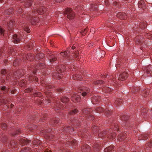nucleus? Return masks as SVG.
<instances>
[{
	"label": "nucleus",
	"instance_id": "obj_59",
	"mask_svg": "<svg viewBox=\"0 0 152 152\" xmlns=\"http://www.w3.org/2000/svg\"><path fill=\"white\" fill-rule=\"evenodd\" d=\"M55 1L57 2H59L64 1V0H54Z\"/></svg>",
	"mask_w": 152,
	"mask_h": 152
},
{
	"label": "nucleus",
	"instance_id": "obj_42",
	"mask_svg": "<svg viewBox=\"0 0 152 152\" xmlns=\"http://www.w3.org/2000/svg\"><path fill=\"white\" fill-rule=\"evenodd\" d=\"M56 69V71L58 74H59L60 73H62L63 71H64V69H61L60 68H57Z\"/></svg>",
	"mask_w": 152,
	"mask_h": 152
},
{
	"label": "nucleus",
	"instance_id": "obj_20",
	"mask_svg": "<svg viewBox=\"0 0 152 152\" xmlns=\"http://www.w3.org/2000/svg\"><path fill=\"white\" fill-rule=\"evenodd\" d=\"M125 137V134H124V133L120 134L118 136V139L120 141L124 140Z\"/></svg>",
	"mask_w": 152,
	"mask_h": 152
},
{
	"label": "nucleus",
	"instance_id": "obj_47",
	"mask_svg": "<svg viewBox=\"0 0 152 152\" xmlns=\"http://www.w3.org/2000/svg\"><path fill=\"white\" fill-rule=\"evenodd\" d=\"M146 145L148 146V147L151 148L152 146V142L147 143Z\"/></svg>",
	"mask_w": 152,
	"mask_h": 152
},
{
	"label": "nucleus",
	"instance_id": "obj_1",
	"mask_svg": "<svg viewBox=\"0 0 152 152\" xmlns=\"http://www.w3.org/2000/svg\"><path fill=\"white\" fill-rule=\"evenodd\" d=\"M113 130L110 131H104L99 133L98 136L102 139L104 138L106 136L110 139H113L115 137L116 134L114 132H113Z\"/></svg>",
	"mask_w": 152,
	"mask_h": 152
},
{
	"label": "nucleus",
	"instance_id": "obj_58",
	"mask_svg": "<svg viewBox=\"0 0 152 152\" xmlns=\"http://www.w3.org/2000/svg\"><path fill=\"white\" fill-rule=\"evenodd\" d=\"M57 91L59 92H61L62 91H63V89H62L61 88H58L57 89Z\"/></svg>",
	"mask_w": 152,
	"mask_h": 152
},
{
	"label": "nucleus",
	"instance_id": "obj_35",
	"mask_svg": "<svg viewBox=\"0 0 152 152\" xmlns=\"http://www.w3.org/2000/svg\"><path fill=\"white\" fill-rule=\"evenodd\" d=\"M13 12V10H12L9 9H7L5 11L4 14L5 15H9L10 13H12Z\"/></svg>",
	"mask_w": 152,
	"mask_h": 152
},
{
	"label": "nucleus",
	"instance_id": "obj_38",
	"mask_svg": "<svg viewBox=\"0 0 152 152\" xmlns=\"http://www.w3.org/2000/svg\"><path fill=\"white\" fill-rule=\"evenodd\" d=\"M104 81H103L102 80H97L96 81H95L94 82V83L96 85H97V84H102L103 83H104Z\"/></svg>",
	"mask_w": 152,
	"mask_h": 152
},
{
	"label": "nucleus",
	"instance_id": "obj_30",
	"mask_svg": "<svg viewBox=\"0 0 152 152\" xmlns=\"http://www.w3.org/2000/svg\"><path fill=\"white\" fill-rule=\"evenodd\" d=\"M122 102V100L118 98L115 101V104L116 105H119L121 104Z\"/></svg>",
	"mask_w": 152,
	"mask_h": 152
},
{
	"label": "nucleus",
	"instance_id": "obj_39",
	"mask_svg": "<svg viewBox=\"0 0 152 152\" xmlns=\"http://www.w3.org/2000/svg\"><path fill=\"white\" fill-rule=\"evenodd\" d=\"M16 10L17 11L18 13H20L23 11L22 8L19 7H17Z\"/></svg>",
	"mask_w": 152,
	"mask_h": 152
},
{
	"label": "nucleus",
	"instance_id": "obj_26",
	"mask_svg": "<svg viewBox=\"0 0 152 152\" xmlns=\"http://www.w3.org/2000/svg\"><path fill=\"white\" fill-rule=\"evenodd\" d=\"M69 51H66L63 52H61L60 53L61 55L63 57H68L69 56Z\"/></svg>",
	"mask_w": 152,
	"mask_h": 152
},
{
	"label": "nucleus",
	"instance_id": "obj_18",
	"mask_svg": "<svg viewBox=\"0 0 152 152\" xmlns=\"http://www.w3.org/2000/svg\"><path fill=\"white\" fill-rule=\"evenodd\" d=\"M98 143V142L95 143L94 145V151H99L101 145L99 144Z\"/></svg>",
	"mask_w": 152,
	"mask_h": 152
},
{
	"label": "nucleus",
	"instance_id": "obj_51",
	"mask_svg": "<svg viewBox=\"0 0 152 152\" xmlns=\"http://www.w3.org/2000/svg\"><path fill=\"white\" fill-rule=\"evenodd\" d=\"M4 30H3L2 28L0 27V34L2 35L3 34Z\"/></svg>",
	"mask_w": 152,
	"mask_h": 152
},
{
	"label": "nucleus",
	"instance_id": "obj_28",
	"mask_svg": "<svg viewBox=\"0 0 152 152\" xmlns=\"http://www.w3.org/2000/svg\"><path fill=\"white\" fill-rule=\"evenodd\" d=\"M81 76L79 75H76L73 76V78L74 80H81L82 79Z\"/></svg>",
	"mask_w": 152,
	"mask_h": 152
},
{
	"label": "nucleus",
	"instance_id": "obj_21",
	"mask_svg": "<svg viewBox=\"0 0 152 152\" xmlns=\"http://www.w3.org/2000/svg\"><path fill=\"white\" fill-rule=\"evenodd\" d=\"M48 58L50 62L52 63L55 61L56 59V58L53 55H50L49 56Z\"/></svg>",
	"mask_w": 152,
	"mask_h": 152
},
{
	"label": "nucleus",
	"instance_id": "obj_33",
	"mask_svg": "<svg viewBox=\"0 0 152 152\" xmlns=\"http://www.w3.org/2000/svg\"><path fill=\"white\" fill-rule=\"evenodd\" d=\"M56 106L57 107V109L58 110V108H61L63 107V105L59 102H57L56 104Z\"/></svg>",
	"mask_w": 152,
	"mask_h": 152
},
{
	"label": "nucleus",
	"instance_id": "obj_63",
	"mask_svg": "<svg viewBox=\"0 0 152 152\" xmlns=\"http://www.w3.org/2000/svg\"><path fill=\"white\" fill-rule=\"evenodd\" d=\"M119 66V64H118L116 65V67L117 68Z\"/></svg>",
	"mask_w": 152,
	"mask_h": 152
},
{
	"label": "nucleus",
	"instance_id": "obj_24",
	"mask_svg": "<svg viewBox=\"0 0 152 152\" xmlns=\"http://www.w3.org/2000/svg\"><path fill=\"white\" fill-rule=\"evenodd\" d=\"M101 99V97L99 96H95L93 98L92 100V102H94V101H96L97 102L100 101Z\"/></svg>",
	"mask_w": 152,
	"mask_h": 152
},
{
	"label": "nucleus",
	"instance_id": "obj_62",
	"mask_svg": "<svg viewBox=\"0 0 152 152\" xmlns=\"http://www.w3.org/2000/svg\"><path fill=\"white\" fill-rule=\"evenodd\" d=\"M32 47V43H31V45H29L28 46V47L29 48H31Z\"/></svg>",
	"mask_w": 152,
	"mask_h": 152
},
{
	"label": "nucleus",
	"instance_id": "obj_34",
	"mask_svg": "<svg viewBox=\"0 0 152 152\" xmlns=\"http://www.w3.org/2000/svg\"><path fill=\"white\" fill-rule=\"evenodd\" d=\"M136 39H137V42L140 44H142L143 43L144 41V39L143 37H141L140 39L138 38V37H137L136 38Z\"/></svg>",
	"mask_w": 152,
	"mask_h": 152
},
{
	"label": "nucleus",
	"instance_id": "obj_22",
	"mask_svg": "<svg viewBox=\"0 0 152 152\" xmlns=\"http://www.w3.org/2000/svg\"><path fill=\"white\" fill-rule=\"evenodd\" d=\"M152 69L151 66H149L146 68L145 70L146 71V72L147 74H150L151 72Z\"/></svg>",
	"mask_w": 152,
	"mask_h": 152
},
{
	"label": "nucleus",
	"instance_id": "obj_10",
	"mask_svg": "<svg viewBox=\"0 0 152 152\" xmlns=\"http://www.w3.org/2000/svg\"><path fill=\"white\" fill-rule=\"evenodd\" d=\"M12 38L11 39L12 42L14 43H18L20 40L21 38L16 34L12 36Z\"/></svg>",
	"mask_w": 152,
	"mask_h": 152
},
{
	"label": "nucleus",
	"instance_id": "obj_40",
	"mask_svg": "<svg viewBox=\"0 0 152 152\" xmlns=\"http://www.w3.org/2000/svg\"><path fill=\"white\" fill-rule=\"evenodd\" d=\"M73 130V128L72 127H68L66 128V131H68V132H72Z\"/></svg>",
	"mask_w": 152,
	"mask_h": 152
},
{
	"label": "nucleus",
	"instance_id": "obj_41",
	"mask_svg": "<svg viewBox=\"0 0 152 152\" xmlns=\"http://www.w3.org/2000/svg\"><path fill=\"white\" fill-rule=\"evenodd\" d=\"M59 119L58 118H55L52 121V123H53L54 124L58 123H59Z\"/></svg>",
	"mask_w": 152,
	"mask_h": 152
},
{
	"label": "nucleus",
	"instance_id": "obj_56",
	"mask_svg": "<svg viewBox=\"0 0 152 152\" xmlns=\"http://www.w3.org/2000/svg\"><path fill=\"white\" fill-rule=\"evenodd\" d=\"M39 66H40L42 67H44L45 64L44 63H40L39 64Z\"/></svg>",
	"mask_w": 152,
	"mask_h": 152
},
{
	"label": "nucleus",
	"instance_id": "obj_50",
	"mask_svg": "<svg viewBox=\"0 0 152 152\" xmlns=\"http://www.w3.org/2000/svg\"><path fill=\"white\" fill-rule=\"evenodd\" d=\"M97 111L99 112H101L104 111V109L102 108H99L98 109H97Z\"/></svg>",
	"mask_w": 152,
	"mask_h": 152
},
{
	"label": "nucleus",
	"instance_id": "obj_8",
	"mask_svg": "<svg viewBox=\"0 0 152 152\" xmlns=\"http://www.w3.org/2000/svg\"><path fill=\"white\" fill-rule=\"evenodd\" d=\"M46 9L45 7H41L39 9L37 8L34 9V12L35 14L37 13L42 14H43L45 12Z\"/></svg>",
	"mask_w": 152,
	"mask_h": 152
},
{
	"label": "nucleus",
	"instance_id": "obj_27",
	"mask_svg": "<svg viewBox=\"0 0 152 152\" xmlns=\"http://www.w3.org/2000/svg\"><path fill=\"white\" fill-rule=\"evenodd\" d=\"M1 89L4 93H7L9 90V88H6V86H1Z\"/></svg>",
	"mask_w": 152,
	"mask_h": 152
},
{
	"label": "nucleus",
	"instance_id": "obj_9",
	"mask_svg": "<svg viewBox=\"0 0 152 152\" xmlns=\"http://www.w3.org/2000/svg\"><path fill=\"white\" fill-rule=\"evenodd\" d=\"M80 94L77 93L73 94L72 98V100L73 102H78L80 101L81 98L80 97Z\"/></svg>",
	"mask_w": 152,
	"mask_h": 152
},
{
	"label": "nucleus",
	"instance_id": "obj_15",
	"mask_svg": "<svg viewBox=\"0 0 152 152\" xmlns=\"http://www.w3.org/2000/svg\"><path fill=\"white\" fill-rule=\"evenodd\" d=\"M138 6L139 8L144 9L145 8V4L144 1L142 0H140L138 3Z\"/></svg>",
	"mask_w": 152,
	"mask_h": 152
},
{
	"label": "nucleus",
	"instance_id": "obj_48",
	"mask_svg": "<svg viewBox=\"0 0 152 152\" xmlns=\"http://www.w3.org/2000/svg\"><path fill=\"white\" fill-rule=\"evenodd\" d=\"M6 73V71L5 69H2L1 71V73L2 75H5Z\"/></svg>",
	"mask_w": 152,
	"mask_h": 152
},
{
	"label": "nucleus",
	"instance_id": "obj_45",
	"mask_svg": "<svg viewBox=\"0 0 152 152\" xmlns=\"http://www.w3.org/2000/svg\"><path fill=\"white\" fill-rule=\"evenodd\" d=\"M51 131V129H46L44 131V133L46 134L50 132Z\"/></svg>",
	"mask_w": 152,
	"mask_h": 152
},
{
	"label": "nucleus",
	"instance_id": "obj_17",
	"mask_svg": "<svg viewBox=\"0 0 152 152\" xmlns=\"http://www.w3.org/2000/svg\"><path fill=\"white\" fill-rule=\"evenodd\" d=\"M114 147L113 145H111L110 146L105 148L104 150V151L105 152H109L110 151L111 152H112V150L114 149Z\"/></svg>",
	"mask_w": 152,
	"mask_h": 152
},
{
	"label": "nucleus",
	"instance_id": "obj_55",
	"mask_svg": "<svg viewBox=\"0 0 152 152\" xmlns=\"http://www.w3.org/2000/svg\"><path fill=\"white\" fill-rule=\"evenodd\" d=\"M105 113L107 114H110L111 113V112L109 110H105Z\"/></svg>",
	"mask_w": 152,
	"mask_h": 152
},
{
	"label": "nucleus",
	"instance_id": "obj_4",
	"mask_svg": "<svg viewBox=\"0 0 152 152\" xmlns=\"http://www.w3.org/2000/svg\"><path fill=\"white\" fill-rule=\"evenodd\" d=\"M147 23L145 21H142L140 23L136 25L133 28V30L135 31L140 30V29H144L146 27Z\"/></svg>",
	"mask_w": 152,
	"mask_h": 152
},
{
	"label": "nucleus",
	"instance_id": "obj_14",
	"mask_svg": "<svg viewBox=\"0 0 152 152\" xmlns=\"http://www.w3.org/2000/svg\"><path fill=\"white\" fill-rule=\"evenodd\" d=\"M31 20V23L33 25H35L36 23H38L39 20L38 17H32Z\"/></svg>",
	"mask_w": 152,
	"mask_h": 152
},
{
	"label": "nucleus",
	"instance_id": "obj_19",
	"mask_svg": "<svg viewBox=\"0 0 152 152\" xmlns=\"http://www.w3.org/2000/svg\"><path fill=\"white\" fill-rule=\"evenodd\" d=\"M22 28L23 30L26 32L27 33H29L30 32V30L29 28H28V26L26 25L25 24H23L22 26Z\"/></svg>",
	"mask_w": 152,
	"mask_h": 152
},
{
	"label": "nucleus",
	"instance_id": "obj_16",
	"mask_svg": "<svg viewBox=\"0 0 152 152\" xmlns=\"http://www.w3.org/2000/svg\"><path fill=\"white\" fill-rule=\"evenodd\" d=\"M21 71L18 70L15 72L13 75L14 77L18 79L20 77V76L22 75L21 74Z\"/></svg>",
	"mask_w": 152,
	"mask_h": 152
},
{
	"label": "nucleus",
	"instance_id": "obj_5",
	"mask_svg": "<svg viewBox=\"0 0 152 152\" xmlns=\"http://www.w3.org/2000/svg\"><path fill=\"white\" fill-rule=\"evenodd\" d=\"M64 14L66 15L67 18L69 20H72L75 17L74 12L69 8H67L64 12Z\"/></svg>",
	"mask_w": 152,
	"mask_h": 152
},
{
	"label": "nucleus",
	"instance_id": "obj_11",
	"mask_svg": "<svg viewBox=\"0 0 152 152\" xmlns=\"http://www.w3.org/2000/svg\"><path fill=\"white\" fill-rule=\"evenodd\" d=\"M80 91L82 92L81 95L82 96H86L87 94L89 93L90 91V89L88 88H84L83 89L80 88H79V91Z\"/></svg>",
	"mask_w": 152,
	"mask_h": 152
},
{
	"label": "nucleus",
	"instance_id": "obj_6",
	"mask_svg": "<svg viewBox=\"0 0 152 152\" xmlns=\"http://www.w3.org/2000/svg\"><path fill=\"white\" fill-rule=\"evenodd\" d=\"M90 110L89 108L84 109L82 113L83 115L85 117H86L87 119L90 120H93L94 119V117L93 115L90 114V113L89 111Z\"/></svg>",
	"mask_w": 152,
	"mask_h": 152
},
{
	"label": "nucleus",
	"instance_id": "obj_31",
	"mask_svg": "<svg viewBox=\"0 0 152 152\" xmlns=\"http://www.w3.org/2000/svg\"><path fill=\"white\" fill-rule=\"evenodd\" d=\"M61 99V102L63 103H66L69 100V98L65 97H62Z\"/></svg>",
	"mask_w": 152,
	"mask_h": 152
},
{
	"label": "nucleus",
	"instance_id": "obj_64",
	"mask_svg": "<svg viewBox=\"0 0 152 152\" xmlns=\"http://www.w3.org/2000/svg\"><path fill=\"white\" fill-rule=\"evenodd\" d=\"M75 46H73L72 47V49H73L74 50V49H75Z\"/></svg>",
	"mask_w": 152,
	"mask_h": 152
},
{
	"label": "nucleus",
	"instance_id": "obj_29",
	"mask_svg": "<svg viewBox=\"0 0 152 152\" xmlns=\"http://www.w3.org/2000/svg\"><path fill=\"white\" fill-rule=\"evenodd\" d=\"M10 78V75L9 76H7L6 77V79H5V77L3 76L0 79V81H1V83H4L5 81V80H8L9 78Z\"/></svg>",
	"mask_w": 152,
	"mask_h": 152
},
{
	"label": "nucleus",
	"instance_id": "obj_13",
	"mask_svg": "<svg viewBox=\"0 0 152 152\" xmlns=\"http://www.w3.org/2000/svg\"><path fill=\"white\" fill-rule=\"evenodd\" d=\"M116 15L117 17L121 19H125L127 18V15L123 12H118Z\"/></svg>",
	"mask_w": 152,
	"mask_h": 152
},
{
	"label": "nucleus",
	"instance_id": "obj_2",
	"mask_svg": "<svg viewBox=\"0 0 152 152\" xmlns=\"http://www.w3.org/2000/svg\"><path fill=\"white\" fill-rule=\"evenodd\" d=\"M31 142V140H26L25 139L20 138L18 140L17 142L12 141L10 142V144L12 147L15 148L17 145H20L21 146H22L29 143Z\"/></svg>",
	"mask_w": 152,
	"mask_h": 152
},
{
	"label": "nucleus",
	"instance_id": "obj_57",
	"mask_svg": "<svg viewBox=\"0 0 152 152\" xmlns=\"http://www.w3.org/2000/svg\"><path fill=\"white\" fill-rule=\"evenodd\" d=\"M18 59H17V60H15V61L13 62V65L15 66H16V63H18Z\"/></svg>",
	"mask_w": 152,
	"mask_h": 152
},
{
	"label": "nucleus",
	"instance_id": "obj_43",
	"mask_svg": "<svg viewBox=\"0 0 152 152\" xmlns=\"http://www.w3.org/2000/svg\"><path fill=\"white\" fill-rule=\"evenodd\" d=\"M20 132V130H17L15 132L13 133L12 134V136H16L17 134H18Z\"/></svg>",
	"mask_w": 152,
	"mask_h": 152
},
{
	"label": "nucleus",
	"instance_id": "obj_32",
	"mask_svg": "<svg viewBox=\"0 0 152 152\" xmlns=\"http://www.w3.org/2000/svg\"><path fill=\"white\" fill-rule=\"evenodd\" d=\"M102 90L104 92H108L111 91V88L109 87H105L103 88Z\"/></svg>",
	"mask_w": 152,
	"mask_h": 152
},
{
	"label": "nucleus",
	"instance_id": "obj_54",
	"mask_svg": "<svg viewBox=\"0 0 152 152\" xmlns=\"http://www.w3.org/2000/svg\"><path fill=\"white\" fill-rule=\"evenodd\" d=\"M98 128V127L97 126H94L93 127V132L95 131L96 132V129H97Z\"/></svg>",
	"mask_w": 152,
	"mask_h": 152
},
{
	"label": "nucleus",
	"instance_id": "obj_36",
	"mask_svg": "<svg viewBox=\"0 0 152 152\" xmlns=\"http://www.w3.org/2000/svg\"><path fill=\"white\" fill-rule=\"evenodd\" d=\"M149 93V90L148 89L145 90L143 91L142 95L144 97H146Z\"/></svg>",
	"mask_w": 152,
	"mask_h": 152
},
{
	"label": "nucleus",
	"instance_id": "obj_3",
	"mask_svg": "<svg viewBox=\"0 0 152 152\" xmlns=\"http://www.w3.org/2000/svg\"><path fill=\"white\" fill-rule=\"evenodd\" d=\"M112 77L113 78L112 80H110L111 82H113L112 83H113V82L116 83L118 80L122 81L125 80L127 77V74L126 72H124L121 75H115V78L113 77ZM109 82L110 83V81H109Z\"/></svg>",
	"mask_w": 152,
	"mask_h": 152
},
{
	"label": "nucleus",
	"instance_id": "obj_7",
	"mask_svg": "<svg viewBox=\"0 0 152 152\" xmlns=\"http://www.w3.org/2000/svg\"><path fill=\"white\" fill-rule=\"evenodd\" d=\"M120 118L121 120L124 121V124L125 126H132V124H130V122L129 121H127L129 118V116L128 115H121L120 117Z\"/></svg>",
	"mask_w": 152,
	"mask_h": 152
},
{
	"label": "nucleus",
	"instance_id": "obj_25",
	"mask_svg": "<svg viewBox=\"0 0 152 152\" xmlns=\"http://www.w3.org/2000/svg\"><path fill=\"white\" fill-rule=\"evenodd\" d=\"M14 22L12 20H11L10 21L7 23L8 26L10 29H12V27L14 26Z\"/></svg>",
	"mask_w": 152,
	"mask_h": 152
},
{
	"label": "nucleus",
	"instance_id": "obj_61",
	"mask_svg": "<svg viewBox=\"0 0 152 152\" xmlns=\"http://www.w3.org/2000/svg\"><path fill=\"white\" fill-rule=\"evenodd\" d=\"M35 80V81H36V82H37L38 81V79L37 78V77H35V78H34V80Z\"/></svg>",
	"mask_w": 152,
	"mask_h": 152
},
{
	"label": "nucleus",
	"instance_id": "obj_52",
	"mask_svg": "<svg viewBox=\"0 0 152 152\" xmlns=\"http://www.w3.org/2000/svg\"><path fill=\"white\" fill-rule=\"evenodd\" d=\"M118 126L116 124L114 125V128L113 129V130H118Z\"/></svg>",
	"mask_w": 152,
	"mask_h": 152
},
{
	"label": "nucleus",
	"instance_id": "obj_53",
	"mask_svg": "<svg viewBox=\"0 0 152 152\" xmlns=\"http://www.w3.org/2000/svg\"><path fill=\"white\" fill-rule=\"evenodd\" d=\"M87 28L84 29V31L82 33V35H84V34L87 32Z\"/></svg>",
	"mask_w": 152,
	"mask_h": 152
},
{
	"label": "nucleus",
	"instance_id": "obj_23",
	"mask_svg": "<svg viewBox=\"0 0 152 152\" xmlns=\"http://www.w3.org/2000/svg\"><path fill=\"white\" fill-rule=\"evenodd\" d=\"M77 141L75 140H71L69 141H67V144L70 143L71 145L74 146H75L77 145Z\"/></svg>",
	"mask_w": 152,
	"mask_h": 152
},
{
	"label": "nucleus",
	"instance_id": "obj_49",
	"mask_svg": "<svg viewBox=\"0 0 152 152\" xmlns=\"http://www.w3.org/2000/svg\"><path fill=\"white\" fill-rule=\"evenodd\" d=\"M85 148L87 149V151H88L89 150V148H90V147L89 146L87 145H85Z\"/></svg>",
	"mask_w": 152,
	"mask_h": 152
},
{
	"label": "nucleus",
	"instance_id": "obj_46",
	"mask_svg": "<svg viewBox=\"0 0 152 152\" xmlns=\"http://www.w3.org/2000/svg\"><path fill=\"white\" fill-rule=\"evenodd\" d=\"M1 127L3 129H5L7 128V125L5 123L3 124L1 126Z\"/></svg>",
	"mask_w": 152,
	"mask_h": 152
},
{
	"label": "nucleus",
	"instance_id": "obj_60",
	"mask_svg": "<svg viewBox=\"0 0 152 152\" xmlns=\"http://www.w3.org/2000/svg\"><path fill=\"white\" fill-rule=\"evenodd\" d=\"M113 5L115 6H117V5H119V4L117 2H115L113 3Z\"/></svg>",
	"mask_w": 152,
	"mask_h": 152
},
{
	"label": "nucleus",
	"instance_id": "obj_37",
	"mask_svg": "<svg viewBox=\"0 0 152 152\" xmlns=\"http://www.w3.org/2000/svg\"><path fill=\"white\" fill-rule=\"evenodd\" d=\"M44 54L43 53H39L37 55L36 57L38 59H42L44 57Z\"/></svg>",
	"mask_w": 152,
	"mask_h": 152
},
{
	"label": "nucleus",
	"instance_id": "obj_12",
	"mask_svg": "<svg viewBox=\"0 0 152 152\" xmlns=\"http://www.w3.org/2000/svg\"><path fill=\"white\" fill-rule=\"evenodd\" d=\"M25 92H33L34 93V95L35 96L40 97L42 96L41 93L38 92H34L33 89L31 88H28L25 90Z\"/></svg>",
	"mask_w": 152,
	"mask_h": 152
},
{
	"label": "nucleus",
	"instance_id": "obj_44",
	"mask_svg": "<svg viewBox=\"0 0 152 152\" xmlns=\"http://www.w3.org/2000/svg\"><path fill=\"white\" fill-rule=\"evenodd\" d=\"M77 112V110L76 109H75L73 110H72L69 112V114L70 115H72L73 114H75Z\"/></svg>",
	"mask_w": 152,
	"mask_h": 152
}]
</instances>
